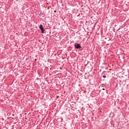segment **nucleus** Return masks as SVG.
<instances>
[{"label": "nucleus", "mask_w": 129, "mask_h": 129, "mask_svg": "<svg viewBox=\"0 0 129 129\" xmlns=\"http://www.w3.org/2000/svg\"><path fill=\"white\" fill-rule=\"evenodd\" d=\"M103 78H106V76H103Z\"/></svg>", "instance_id": "obj_4"}, {"label": "nucleus", "mask_w": 129, "mask_h": 129, "mask_svg": "<svg viewBox=\"0 0 129 129\" xmlns=\"http://www.w3.org/2000/svg\"><path fill=\"white\" fill-rule=\"evenodd\" d=\"M41 31V33L42 34H44V32H45V30H44V28H43L42 29H40Z\"/></svg>", "instance_id": "obj_2"}, {"label": "nucleus", "mask_w": 129, "mask_h": 129, "mask_svg": "<svg viewBox=\"0 0 129 129\" xmlns=\"http://www.w3.org/2000/svg\"><path fill=\"white\" fill-rule=\"evenodd\" d=\"M43 28V25H40L39 26V29H40V30L42 29Z\"/></svg>", "instance_id": "obj_3"}, {"label": "nucleus", "mask_w": 129, "mask_h": 129, "mask_svg": "<svg viewBox=\"0 0 129 129\" xmlns=\"http://www.w3.org/2000/svg\"><path fill=\"white\" fill-rule=\"evenodd\" d=\"M75 49H81V45L79 44H75Z\"/></svg>", "instance_id": "obj_1"}]
</instances>
